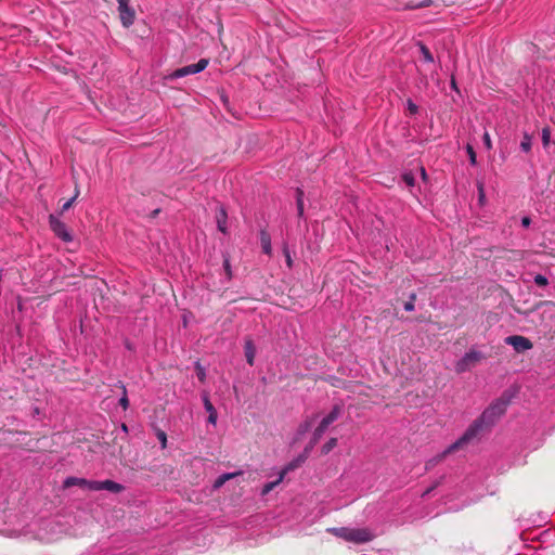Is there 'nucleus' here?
<instances>
[{
	"label": "nucleus",
	"instance_id": "7ed1b4c3",
	"mask_svg": "<svg viewBox=\"0 0 555 555\" xmlns=\"http://www.w3.org/2000/svg\"><path fill=\"white\" fill-rule=\"evenodd\" d=\"M485 431H488V429L482 425V423L478 418H476L468 426L465 433L455 442L448 447V452H456L461 449H464L473 441L479 439L480 435Z\"/></svg>",
	"mask_w": 555,
	"mask_h": 555
},
{
	"label": "nucleus",
	"instance_id": "a211bd4d",
	"mask_svg": "<svg viewBox=\"0 0 555 555\" xmlns=\"http://www.w3.org/2000/svg\"><path fill=\"white\" fill-rule=\"evenodd\" d=\"M337 438H331L328 441H326L322 448H321V454L326 455L328 454L334 448L337 446Z\"/></svg>",
	"mask_w": 555,
	"mask_h": 555
},
{
	"label": "nucleus",
	"instance_id": "72a5a7b5",
	"mask_svg": "<svg viewBox=\"0 0 555 555\" xmlns=\"http://www.w3.org/2000/svg\"><path fill=\"white\" fill-rule=\"evenodd\" d=\"M534 283L539 286H546L548 284L547 279L542 274H537L534 276Z\"/></svg>",
	"mask_w": 555,
	"mask_h": 555
},
{
	"label": "nucleus",
	"instance_id": "6ab92c4d",
	"mask_svg": "<svg viewBox=\"0 0 555 555\" xmlns=\"http://www.w3.org/2000/svg\"><path fill=\"white\" fill-rule=\"evenodd\" d=\"M296 193H297L296 204H297L298 216L302 217L304 216V191L301 189H297Z\"/></svg>",
	"mask_w": 555,
	"mask_h": 555
},
{
	"label": "nucleus",
	"instance_id": "e433bc0d",
	"mask_svg": "<svg viewBox=\"0 0 555 555\" xmlns=\"http://www.w3.org/2000/svg\"><path fill=\"white\" fill-rule=\"evenodd\" d=\"M196 372H197V377L201 382H204L205 378H206V373H205V370L201 366L199 363L196 364Z\"/></svg>",
	"mask_w": 555,
	"mask_h": 555
},
{
	"label": "nucleus",
	"instance_id": "dca6fc26",
	"mask_svg": "<svg viewBox=\"0 0 555 555\" xmlns=\"http://www.w3.org/2000/svg\"><path fill=\"white\" fill-rule=\"evenodd\" d=\"M452 452H448V448H447L442 453H440V454L436 455L435 457L430 459L429 461H427L425 464V468L427 470L433 468L435 465L442 462Z\"/></svg>",
	"mask_w": 555,
	"mask_h": 555
},
{
	"label": "nucleus",
	"instance_id": "c756f323",
	"mask_svg": "<svg viewBox=\"0 0 555 555\" xmlns=\"http://www.w3.org/2000/svg\"><path fill=\"white\" fill-rule=\"evenodd\" d=\"M241 475H243V472L242 470H237V472H234V473H225V474H222L220 476L224 480V482H227L230 479H233V478H235L237 476H241Z\"/></svg>",
	"mask_w": 555,
	"mask_h": 555
},
{
	"label": "nucleus",
	"instance_id": "bb28decb",
	"mask_svg": "<svg viewBox=\"0 0 555 555\" xmlns=\"http://www.w3.org/2000/svg\"><path fill=\"white\" fill-rule=\"evenodd\" d=\"M223 268H224V272H225V275H227L228 280H231L232 276H233V273H232V269H231V263H230L229 257H224V259H223Z\"/></svg>",
	"mask_w": 555,
	"mask_h": 555
},
{
	"label": "nucleus",
	"instance_id": "ddd939ff",
	"mask_svg": "<svg viewBox=\"0 0 555 555\" xmlns=\"http://www.w3.org/2000/svg\"><path fill=\"white\" fill-rule=\"evenodd\" d=\"M244 353L246 361L249 365H254L256 347L250 338H247L244 344Z\"/></svg>",
	"mask_w": 555,
	"mask_h": 555
},
{
	"label": "nucleus",
	"instance_id": "a878e982",
	"mask_svg": "<svg viewBox=\"0 0 555 555\" xmlns=\"http://www.w3.org/2000/svg\"><path fill=\"white\" fill-rule=\"evenodd\" d=\"M402 180L408 186H414L415 184V178L412 172H404L402 175Z\"/></svg>",
	"mask_w": 555,
	"mask_h": 555
},
{
	"label": "nucleus",
	"instance_id": "39448f33",
	"mask_svg": "<svg viewBox=\"0 0 555 555\" xmlns=\"http://www.w3.org/2000/svg\"><path fill=\"white\" fill-rule=\"evenodd\" d=\"M482 359V354L475 350H469L465 353V356L460 359L455 364L456 373L461 374L466 371H469L472 367L476 366L480 360Z\"/></svg>",
	"mask_w": 555,
	"mask_h": 555
},
{
	"label": "nucleus",
	"instance_id": "4be33fe9",
	"mask_svg": "<svg viewBox=\"0 0 555 555\" xmlns=\"http://www.w3.org/2000/svg\"><path fill=\"white\" fill-rule=\"evenodd\" d=\"M319 441H314V435H312L309 443L305 447L300 455H305V459L307 460L312 451V449L317 446Z\"/></svg>",
	"mask_w": 555,
	"mask_h": 555
},
{
	"label": "nucleus",
	"instance_id": "1a4fd4ad",
	"mask_svg": "<svg viewBox=\"0 0 555 555\" xmlns=\"http://www.w3.org/2000/svg\"><path fill=\"white\" fill-rule=\"evenodd\" d=\"M118 12L124 27H130L135 18V12L129 7V0L118 4Z\"/></svg>",
	"mask_w": 555,
	"mask_h": 555
},
{
	"label": "nucleus",
	"instance_id": "c85d7f7f",
	"mask_svg": "<svg viewBox=\"0 0 555 555\" xmlns=\"http://www.w3.org/2000/svg\"><path fill=\"white\" fill-rule=\"evenodd\" d=\"M416 300V295L413 293L410 295V299L404 304L405 311L414 310V301Z\"/></svg>",
	"mask_w": 555,
	"mask_h": 555
},
{
	"label": "nucleus",
	"instance_id": "9d476101",
	"mask_svg": "<svg viewBox=\"0 0 555 555\" xmlns=\"http://www.w3.org/2000/svg\"><path fill=\"white\" fill-rule=\"evenodd\" d=\"M125 487L116 481L106 479V480H94V483L91 485V491H101L106 490L112 493H120L124 491Z\"/></svg>",
	"mask_w": 555,
	"mask_h": 555
},
{
	"label": "nucleus",
	"instance_id": "412c9836",
	"mask_svg": "<svg viewBox=\"0 0 555 555\" xmlns=\"http://www.w3.org/2000/svg\"><path fill=\"white\" fill-rule=\"evenodd\" d=\"M542 144L544 149H547L551 144V130L548 127H544L541 133Z\"/></svg>",
	"mask_w": 555,
	"mask_h": 555
},
{
	"label": "nucleus",
	"instance_id": "0eeeda50",
	"mask_svg": "<svg viewBox=\"0 0 555 555\" xmlns=\"http://www.w3.org/2000/svg\"><path fill=\"white\" fill-rule=\"evenodd\" d=\"M49 223L51 230L57 237H60L64 242H70L73 240L69 231L67 230L66 224L62 222L59 218L51 215L49 218Z\"/></svg>",
	"mask_w": 555,
	"mask_h": 555
},
{
	"label": "nucleus",
	"instance_id": "6e6552de",
	"mask_svg": "<svg viewBox=\"0 0 555 555\" xmlns=\"http://www.w3.org/2000/svg\"><path fill=\"white\" fill-rule=\"evenodd\" d=\"M505 344L512 346L517 352H525L533 347L531 340L521 335L507 336Z\"/></svg>",
	"mask_w": 555,
	"mask_h": 555
},
{
	"label": "nucleus",
	"instance_id": "473e14b6",
	"mask_svg": "<svg viewBox=\"0 0 555 555\" xmlns=\"http://www.w3.org/2000/svg\"><path fill=\"white\" fill-rule=\"evenodd\" d=\"M406 105H408V111L411 115H416L417 112H418V106L411 100L409 99L406 101Z\"/></svg>",
	"mask_w": 555,
	"mask_h": 555
},
{
	"label": "nucleus",
	"instance_id": "aec40b11",
	"mask_svg": "<svg viewBox=\"0 0 555 555\" xmlns=\"http://www.w3.org/2000/svg\"><path fill=\"white\" fill-rule=\"evenodd\" d=\"M418 47H420V50H421V53H422L424 60L428 63H433L434 56H433L431 52L429 51V49L422 42L418 43Z\"/></svg>",
	"mask_w": 555,
	"mask_h": 555
},
{
	"label": "nucleus",
	"instance_id": "f8f14e48",
	"mask_svg": "<svg viewBox=\"0 0 555 555\" xmlns=\"http://www.w3.org/2000/svg\"><path fill=\"white\" fill-rule=\"evenodd\" d=\"M94 483V480H88L85 478H78V477H68L64 481V487L68 488L72 486H78L80 488H85L91 491V485Z\"/></svg>",
	"mask_w": 555,
	"mask_h": 555
},
{
	"label": "nucleus",
	"instance_id": "393cba45",
	"mask_svg": "<svg viewBox=\"0 0 555 555\" xmlns=\"http://www.w3.org/2000/svg\"><path fill=\"white\" fill-rule=\"evenodd\" d=\"M466 152L468 154L470 164L472 165H476L477 164L476 152H475L474 147L470 144L466 145Z\"/></svg>",
	"mask_w": 555,
	"mask_h": 555
},
{
	"label": "nucleus",
	"instance_id": "f704fd0d",
	"mask_svg": "<svg viewBox=\"0 0 555 555\" xmlns=\"http://www.w3.org/2000/svg\"><path fill=\"white\" fill-rule=\"evenodd\" d=\"M283 254H284V256H285V260H286L287 267H288V268H292V266H293V260H292V257H291V254H289L288 247H287L286 245H284V247H283Z\"/></svg>",
	"mask_w": 555,
	"mask_h": 555
},
{
	"label": "nucleus",
	"instance_id": "58836bf2",
	"mask_svg": "<svg viewBox=\"0 0 555 555\" xmlns=\"http://www.w3.org/2000/svg\"><path fill=\"white\" fill-rule=\"evenodd\" d=\"M483 143L488 150L492 147V142L488 132H485L483 134Z\"/></svg>",
	"mask_w": 555,
	"mask_h": 555
},
{
	"label": "nucleus",
	"instance_id": "423d86ee",
	"mask_svg": "<svg viewBox=\"0 0 555 555\" xmlns=\"http://www.w3.org/2000/svg\"><path fill=\"white\" fill-rule=\"evenodd\" d=\"M209 64L208 59H201L197 63L180 67L172 72L170 75L171 79L181 78L188 75L197 74L204 70Z\"/></svg>",
	"mask_w": 555,
	"mask_h": 555
},
{
	"label": "nucleus",
	"instance_id": "5701e85b",
	"mask_svg": "<svg viewBox=\"0 0 555 555\" xmlns=\"http://www.w3.org/2000/svg\"><path fill=\"white\" fill-rule=\"evenodd\" d=\"M283 480H280V477L275 481L268 482L263 486L261 490L262 495H267L270 493L278 485H280Z\"/></svg>",
	"mask_w": 555,
	"mask_h": 555
},
{
	"label": "nucleus",
	"instance_id": "f3484780",
	"mask_svg": "<svg viewBox=\"0 0 555 555\" xmlns=\"http://www.w3.org/2000/svg\"><path fill=\"white\" fill-rule=\"evenodd\" d=\"M531 147H532V137L529 133L525 132L522 135V140L520 142V149L525 153H529L531 151Z\"/></svg>",
	"mask_w": 555,
	"mask_h": 555
},
{
	"label": "nucleus",
	"instance_id": "f257e3e1",
	"mask_svg": "<svg viewBox=\"0 0 555 555\" xmlns=\"http://www.w3.org/2000/svg\"><path fill=\"white\" fill-rule=\"evenodd\" d=\"M512 396L503 392L502 396L493 401L479 417H477L482 425L490 430L496 422L505 414L507 406L511 403Z\"/></svg>",
	"mask_w": 555,
	"mask_h": 555
},
{
	"label": "nucleus",
	"instance_id": "79ce46f5",
	"mask_svg": "<svg viewBox=\"0 0 555 555\" xmlns=\"http://www.w3.org/2000/svg\"><path fill=\"white\" fill-rule=\"evenodd\" d=\"M224 483H225V482H224V480L221 478V476H219V477L215 480V482H214V488H215V489H219V488H221Z\"/></svg>",
	"mask_w": 555,
	"mask_h": 555
},
{
	"label": "nucleus",
	"instance_id": "b1692460",
	"mask_svg": "<svg viewBox=\"0 0 555 555\" xmlns=\"http://www.w3.org/2000/svg\"><path fill=\"white\" fill-rule=\"evenodd\" d=\"M78 195H79V190H78V188L76 186L74 196H73L72 198L67 199V201L62 205V207H61V211H62V212H64V211L68 210V209L73 206V204H74V202L76 201V198L78 197Z\"/></svg>",
	"mask_w": 555,
	"mask_h": 555
},
{
	"label": "nucleus",
	"instance_id": "20e7f679",
	"mask_svg": "<svg viewBox=\"0 0 555 555\" xmlns=\"http://www.w3.org/2000/svg\"><path fill=\"white\" fill-rule=\"evenodd\" d=\"M341 415V406L336 404L333 406L332 411L322 418L318 427L314 429V441H320V439L323 437L324 433L328 428V426L338 420V417Z\"/></svg>",
	"mask_w": 555,
	"mask_h": 555
},
{
	"label": "nucleus",
	"instance_id": "ea45409f",
	"mask_svg": "<svg viewBox=\"0 0 555 555\" xmlns=\"http://www.w3.org/2000/svg\"><path fill=\"white\" fill-rule=\"evenodd\" d=\"M208 414H209L208 415V423L215 425L217 423V417H218L217 411L208 413Z\"/></svg>",
	"mask_w": 555,
	"mask_h": 555
},
{
	"label": "nucleus",
	"instance_id": "2f4dec72",
	"mask_svg": "<svg viewBox=\"0 0 555 555\" xmlns=\"http://www.w3.org/2000/svg\"><path fill=\"white\" fill-rule=\"evenodd\" d=\"M122 391H124V395L119 399V404L122 406L124 410H127L128 406H129V400H128V397H127V391H126L125 386H122Z\"/></svg>",
	"mask_w": 555,
	"mask_h": 555
},
{
	"label": "nucleus",
	"instance_id": "4468645a",
	"mask_svg": "<svg viewBox=\"0 0 555 555\" xmlns=\"http://www.w3.org/2000/svg\"><path fill=\"white\" fill-rule=\"evenodd\" d=\"M227 219H228V215H227L225 210L222 207H220L216 214V221H217L218 230L220 232H222L223 234L227 233Z\"/></svg>",
	"mask_w": 555,
	"mask_h": 555
},
{
	"label": "nucleus",
	"instance_id": "9b49d317",
	"mask_svg": "<svg viewBox=\"0 0 555 555\" xmlns=\"http://www.w3.org/2000/svg\"><path fill=\"white\" fill-rule=\"evenodd\" d=\"M307 460L305 455H298L294 460H292L288 464L284 466V468L280 472V480H283L286 474L299 468Z\"/></svg>",
	"mask_w": 555,
	"mask_h": 555
},
{
	"label": "nucleus",
	"instance_id": "a19ab883",
	"mask_svg": "<svg viewBox=\"0 0 555 555\" xmlns=\"http://www.w3.org/2000/svg\"><path fill=\"white\" fill-rule=\"evenodd\" d=\"M310 426H311V421H306L299 427L300 433L307 431L310 428Z\"/></svg>",
	"mask_w": 555,
	"mask_h": 555
},
{
	"label": "nucleus",
	"instance_id": "7c9ffc66",
	"mask_svg": "<svg viewBox=\"0 0 555 555\" xmlns=\"http://www.w3.org/2000/svg\"><path fill=\"white\" fill-rule=\"evenodd\" d=\"M241 475H243V472L242 470H237V472H234V473H225V474H222L220 476L224 480V482H227L230 479H233V478H235L237 476H241Z\"/></svg>",
	"mask_w": 555,
	"mask_h": 555
},
{
	"label": "nucleus",
	"instance_id": "f03ea898",
	"mask_svg": "<svg viewBox=\"0 0 555 555\" xmlns=\"http://www.w3.org/2000/svg\"><path fill=\"white\" fill-rule=\"evenodd\" d=\"M328 531L340 538L344 539L347 542H351L354 544H362L370 542L374 539V533L367 529V528H347V527H340V528H331Z\"/></svg>",
	"mask_w": 555,
	"mask_h": 555
},
{
	"label": "nucleus",
	"instance_id": "37998d69",
	"mask_svg": "<svg viewBox=\"0 0 555 555\" xmlns=\"http://www.w3.org/2000/svg\"><path fill=\"white\" fill-rule=\"evenodd\" d=\"M530 223H531V219H530L529 217H527V216H526V217H524V218L521 219V224H522L524 227H526V228H527V227H529V225H530Z\"/></svg>",
	"mask_w": 555,
	"mask_h": 555
},
{
	"label": "nucleus",
	"instance_id": "c9c22d12",
	"mask_svg": "<svg viewBox=\"0 0 555 555\" xmlns=\"http://www.w3.org/2000/svg\"><path fill=\"white\" fill-rule=\"evenodd\" d=\"M156 436H157V439L160 441L162 447H163V448H166V446H167V436H166V433H165V431H163V430H158V431H157V434H156Z\"/></svg>",
	"mask_w": 555,
	"mask_h": 555
},
{
	"label": "nucleus",
	"instance_id": "c03bdc74",
	"mask_svg": "<svg viewBox=\"0 0 555 555\" xmlns=\"http://www.w3.org/2000/svg\"><path fill=\"white\" fill-rule=\"evenodd\" d=\"M421 175H422L423 180H426L427 173H426V170L424 167L421 168Z\"/></svg>",
	"mask_w": 555,
	"mask_h": 555
},
{
	"label": "nucleus",
	"instance_id": "2eb2a0df",
	"mask_svg": "<svg viewBox=\"0 0 555 555\" xmlns=\"http://www.w3.org/2000/svg\"><path fill=\"white\" fill-rule=\"evenodd\" d=\"M260 243L262 251L267 255H271L272 247H271V236L266 230L260 231Z\"/></svg>",
	"mask_w": 555,
	"mask_h": 555
},
{
	"label": "nucleus",
	"instance_id": "4c0bfd02",
	"mask_svg": "<svg viewBox=\"0 0 555 555\" xmlns=\"http://www.w3.org/2000/svg\"><path fill=\"white\" fill-rule=\"evenodd\" d=\"M430 3V1H424V2H421V3H409L405 5V8L408 9H417V8H423V7H428Z\"/></svg>",
	"mask_w": 555,
	"mask_h": 555
},
{
	"label": "nucleus",
	"instance_id": "cd10ccee",
	"mask_svg": "<svg viewBox=\"0 0 555 555\" xmlns=\"http://www.w3.org/2000/svg\"><path fill=\"white\" fill-rule=\"evenodd\" d=\"M203 403H204L205 410H206L208 413H211V412H215V411H216L215 406L212 405V403H211V402H210V400H209L208 395H204V396H203Z\"/></svg>",
	"mask_w": 555,
	"mask_h": 555
}]
</instances>
